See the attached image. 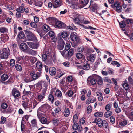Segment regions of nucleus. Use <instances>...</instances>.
<instances>
[{
  "label": "nucleus",
  "instance_id": "obj_55",
  "mask_svg": "<svg viewBox=\"0 0 133 133\" xmlns=\"http://www.w3.org/2000/svg\"><path fill=\"white\" fill-rule=\"evenodd\" d=\"M92 107L90 105H89L87 108V112L89 114L90 113L92 110Z\"/></svg>",
  "mask_w": 133,
  "mask_h": 133
},
{
  "label": "nucleus",
  "instance_id": "obj_15",
  "mask_svg": "<svg viewBox=\"0 0 133 133\" xmlns=\"http://www.w3.org/2000/svg\"><path fill=\"white\" fill-rule=\"evenodd\" d=\"M74 52V49L72 48H71L65 55V58H70L73 55Z\"/></svg>",
  "mask_w": 133,
  "mask_h": 133
},
{
  "label": "nucleus",
  "instance_id": "obj_60",
  "mask_svg": "<svg viewBox=\"0 0 133 133\" xmlns=\"http://www.w3.org/2000/svg\"><path fill=\"white\" fill-rule=\"evenodd\" d=\"M30 25L31 26L34 28H36L37 27V25L34 22H31L30 23Z\"/></svg>",
  "mask_w": 133,
  "mask_h": 133
},
{
  "label": "nucleus",
  "instance_id": "obj_2",
  "mask_svg": "<svg viewBox=\"0 0 133 133\" xmlns=\"http://www.w3.org/2000/svg\"><path fill=\"white\" fill-rule=\"evenodd\" d=\"M48 83L45 81H41L36 84V87L42 89V92L46 93L47 89Z\"/></svg>",
  "mask_w": 133,
  "mask_h": 133
},
{
  "label": "nucleus",
  "instance_id": "obj_41",
  "mask_svg": "<svg viewBox=\"0 0 133 133\" xmlns=\"http://www.w3.org/2000/svg\"><path fill=\"white\" fill-rule=\"evenodd\" d=\"M8 78V76L6 74H4L1 77V78L2 80L4 81L6 80Z\"/></svg>",
  "mask_w": 133,
  "mask_h": 133
},
{
  "label": "nucleus",
  "instance_id": "obj_43",
  "mask_svg": "<svg viewBox=\"0 0 133 133\" xmlns=\"http://www.w3.org/2000/svg\"><path fill=\"white\" fill-rule=\"evenodd\" d=\"M8 31V29L5 27H2L0 28V32L3 34L6 32Z\"/></svg>",
  "mask_w": 133,
  "mask_h": 133
},
{
  "label": "nucleus",
  "instance_id": "obj_4",
  "mask_svg": "<svg viewBox=\"0 0 133 133\" xmlns=\"http://www.w3.org/2000/svg\"><path fill=\"white\" fill-rule=\"evenodd\" d=\"M97 77L100 78V76L96 74L92 75L89 77L87 80V82H90L92 85H95L96 83V79H97Z\"/></svg>",
  "mask_w": 133,
  "mask_h": 133
},
{
  "label": "nucleus",
  "instance_id": "obj_42",
  "mask_svg": "<svg viewBox=\"0 0 133 133\" xmlns=\"http://www.w3.org/2000/svg\"><path fill=\"white\" fill-rule=\"evenodd\" d=\"M103 115V113L102 112H96L94 114V115L96 117H102Z\"/></svg>",
  "mask_w": 133,
  "mask_h": 133
},
{
  "label": "nucleus",
  "instance_id": "obj_10",
  "mask_svg": "<svg viewBox=\"0 0 133 133\" xmlns=\"http://www.w3.org/2000/svg\"><path fill=\"white\" fill-rule=\"evenodd\" d=\"M65 45V42L62 39L59 40L57 46V48L59 50H62L63 49Z\"/></svg>",
  "mask_w": 133,
  "mask_h": 133
},
{
  "label": "nucleus",
  "instance_id": "obj_1",
  "mask_svg": "<svg viewBox=\"0 0 133 133\" xmlns=\"http://www.w3.org/2000/svg\"><path fill=\"white\" fill-rule=\"evenodd\" d=\"M24 31L25 33L27 39L28 40L33 42L37 41V37L34 33L27 30H24Z\"/></svg>",
  "mask_w": 133,
  "mask_h": 133
},
{
  "label": "nucleus",
  "instance_id": "obj_13",
  "mask_svg": "<svg viewBox=\"0 0 133 133\" xmlns=\"http://www.w3.org/2000/svg\"><path fill=\"white\" fill-rule=\"evenodd\" d=\"M36 71L41 72L43 67V65L42 62L39 61H37L36 63Z\"/></svg>",
  "mask_w": 133,
  "mask_h": 133
},
{
  "label": "nucleus",
  "instance_id": "obj_5",
  "mask_svg": "<svg viewBox=\"0 0 133 133\" xmlns=\"http://www.w3.org/2000/svg\"><path fill=\"white\" fill-rule=\"evenodd\" d=\"M30 75L32 81L36 80L39 78L41 75V72L38 71H31L30 73Z\"/></svg>",
  "mask_w": 133,
  "mask_h": 133
},
{
  "label": "nucleus",
  "instance_id": "obj_31",
  "mask_svg": "<svg viewBox=\"0 0 133 133\" xmlns=\"http://www.w3.org/2000/svg\"><path fill=\"white\" fill-rule=\"evenodd\" d=\"M89 0H81V2L82 6L80 7L82 8L85 6L88 3Z\"/></svg>",
  "mask_w": 133,
  "mask_h": 133
},
{
  "label": "nucleus",
  "instance_id": "obj_24",
  "mask_svg": "<svg viewBox=\"0 0 133 133\" xmlns=\"http://www.w3.org/2000/svg\"><path fill=\"white\" fill-rule=\"evenodd\" d=\"M127 124V121L125 119L121 120L119 122V124L121 127H123L125 126Z\"/></svg>",
  "mask_w": 133,
  "mask_h": 133
},
{
  "label": "nucleus",
  "instance_id": "obj_35",
  "mask_svg": "<svg viewBox=\"0 0 133 133\" xmlns=\"http://www.w3.org/2000/svg\"><path fill=\"white\" fill-rule=\"evenodd\" d=\"M43 29L44 31L47 32L49 31L50 29V27L46 24H44L42 26Z\"/></svg>",
  "mask_w": 133,
  "mask_h": 133
},
{
  "label": "nucleus",
  "instance_id": "obj_40",
  "mask_svg": "<svg viewBox=\"0 0 133 133\" xmlns=\"http://www.w3.org/2000/svg\"><path fill=\"white\" fill-rule=\"evenodd\" d=\"M62 94L60 91L58 90H56L55 92V95L58 97H61L62 96Z\"/></svg>",
  "mask_w": 133,
  "mask_h": 133
},
{
  "label": "nucleus",
  "instance_id": "obj_58",
  "mask_svg": "<svg viewBox=\"0 0 133 133\" xmlns=\"http://www.w3.org/2000/svg\"><path fill=\"white\" fill-rule=\"evenodd\" d=\"M126 23L127 24H130L133 23V19H127L126 21Z\"/></svg>",
  "mask_w": 133,
  "mask_h": 133
},
{
  "label": "nucleus",
  "instance_id": "obj_12",
  "mask_svg": "<svg viewBox=\"0 0 133 133\" xmlns=\"http://www.w3.org/2000/svg\"><path fill=\"white\" fill-rule=\"evenodd\" d=\"M57 20L55 18L50 17L47 19V22L50 24L54 26Z\"/></svg>",
  "mask_w": 133,
  "mask_h": 133
},
{
  "label": "nucleus",
  "instance_id": "obj_29",
  "mask_svg": "<svg viewBox=\"0 0 133 133\" xmlns=\"http://www.w3.org/2000/svg\"><path fill=\"white\" fill-rule=\"evenodd\" d=\"M102 127L106 129H108L109 128L108 123L106 120H104L103 121L100 127L101 128Z\"/></svg>",
  "mask_w": 133,
  "mask_h": 133
},
{
  "label": "nucleus",
  "instance_id": "obj_27",
  "mask_svg": "<svg viewBox=\"0 0 133 133\" xmlns=\"http://www.w3.org/2000/svg\"><path fill=\"white\" fill-rule=\"evenodd\" d=\"M49 72L50 74L51 75H53L56 73V69L53 67H50L49 68Z\"/></svg>",
  "mask_w": 133,
  "mask_h": 133
},
{
  "label": "nucleus",
  "instance_id": "obj_37",
  "mask_svg": "<svg viewBox=\"0 0 133 133\" xmlns=\"http://www.w3.org/2000/svg\"><path fill=\"white\" fill-rule=\"evenodd\" d=\"M70 113L69 109L68 108H66L64 112V114L65 116L68 117Z\"/></svg>",
  "mask_w": 133,
  "mask_h": 133
},
{
  "label": "nucleus",
  "instance_id": "obj_16",
  "mask_svg": "<svg viewBox=\"0 0 133 133\" xmlns=\"http://www.w3.org/2000/svg\"><path fill=\"white\" fill-rule=\"evenodd\" d=\"M28 48L26 44L24 43H21L20 45V49L23 51H27Z\"/></svg>",
  "mask_w": 133,
  "mask_h": 133
},
{
  "label": "nucleus",
  "instance_id": "obj_33",
  "mask_svg": "<svg viewBox=\"0 0 133 133\" xmlns=\"http://www.w3.org/2000/svg\"><path fill=\"white\" fill-rule=\"evenodd\" d=\"M24 81L26 83L32 81V80L31 78V76L28 75L25 76L24 79Z\"/></svg>",
  "mask_w": 133,
  "mask_h": 133
},
{
  "label": "nucleus",
  "instance_id": "obj_6",
  "mask_svg": "<svg viewBox=\"0 0 133 133\" xmlns=\"http://www.w3.org/2000/svg\"><path fill=\"white\" fill-rule=\"evenodd\" d=\"M27 43L30 47L34 49H37L40 45L39 42H27Z\"/></svg>",
  "mask_w": 133,
  "mask_h": 133
},
{
  "label": "nucleus",
  "instance_id": "obj_8",
  "mask_svg": "<svg viewBox=\"0 0 133 133\" xmlns=\"http://www.w3.org/2000/svg\"><path fill=\"white\" fill-rule=\"evenodd\" d=\"M70 38L72 41L76 42V43L80 42V39L76 32L71 33L70 35Z\"/></svg>",
  "mask_w": 133,
  "mask_h": 133
},
{
  "label": "nucleus",
  "instance_id": "obj_49",
  "mask_svg": "<svg viewBox=\"0 0 133 133\" xmlns=\"http://www.w3.org/2000/svg\"><path fill=\"white\" fill-rule=\"evenodd\" d=\"M78 19L79 21V23H82L83 22V21L84 19V16L82 15H80L78 16Z\"/></svg>",
  "mask_w": 133,
  "mask_h": 133
},
{
  "label": "nucleus",
  "instance_id": "obj_21",
  "mask_svg": "<svg viewBox=\"0 0 133 133\" xmlns=\"http://www.w3.org/2000/svg\"><path fill=\"white\" fill-rule=\"evenodd\" d=\"M46 53L47 54H42V60L44 61H45L47 59L48 56L50 57L51 56V54L50 53L48 52V53H46Z\"/></svg>",
  "mask_w": 133,
  "mask_h": 133
},
{
  "label": "nucleus",
  "instance_id": "obj_22",
  "mask_svg": "<svg viewBox=\"0 0 133 133\" xmlns=\"http://www.w3.org/2000/svg\"><path fill=\"white\" fill-rule=\"evenodd\" d=\"M78 68L81 69H83L84 70H88L90 68L89 64H87L83 65H81L78 66Z\"/></svg>",
  "mask_w": 133,
  "mask_h": 133
},
{
  "label": "nucleus",
  "instance_id": "obj_26",
  "mask_svg": "<svg viewBox=\"0 0 133 133\" xmlns=\"http://www.w3.org/2000/svg\"><path fill=\"white\" fill-rule=\"evenodd\" d=\"M61 121L60 119L58 118H54L52 121L53 124L55 126L58 125L60 121Z\"/></svg>",
  "mask_w": 133,
  "mask_h": 133
},
{
  "label": "nucleus",
  "instance_id": "obj_62",
  "mask_svg": "<svg viewBox=\"0 0 133 133\" xmlns=\"http://www.w3.org/2000/svg\"><path fill=\"white\" fill-rule=\"evenodd\" d=\"M124 90L122 89H119L117 93L119 95H122L123 94L124 92Z\"/></svg>",
  "mask_w": 133,
  "mask_h": 133
},
{
  "label": "nucleus",
  "instance_id": "obj_14",
  "mask_svg": "<svg viewBox=\"0 0 133 133\" xmlns=\"http://www.w3.org/2000/svg\"><path fill=\"white\" fill-rule=\"evenodd\" d=\"M71 6L73 8L77 9L79 8H80L81 6H79V4L77 2L73 0H71Z\"/></svg>",
  "mask_w": 133,
  "mask_h": 133
},
{
  "label": "nucleus",
  "instance_id": "obj_45",
  "mask_svg": "<svg viewBox=\"0 0 133 133\" xmlns=\"http://www.w3.org/2000/svg\"><path fill=\"white\" fill-rule=\"evenodd\" d=\"M17 12H19L21 13H23L24 12V7L23 6H20L16 10Z\"/></svg>",
  "mask_w": 133,
  "mask_h": 133
},
{
  "label": "nucleus",
  "instance_id": "obj_51",
  "mask_svg": "<svg viewBox=\"0 0 133 133\" xmlns=\"http://www.w3.org/2000/svg\"><path fill=\"white\" fill-rule=\"evenodd\" d=\"M95 59V57L93 54L91 55L88 57V60L91 62L93 61Z\"/></svg>",
  "mask_w": 133,
  "mask_h": 133
},
{
  "label": "nucleus",
  "instance_id": "obj_59",
  "mask_svg": "<svg viewBox=\"0 0 133 133\" xmlns=\"http://www.w3.org/2000/svg\"><path fill=\"white\" fill-rule=\"evenodd\" d=\"M74 21L76 24H81V23H79V21L78 17H76L74 19Z\"/></svg>",
  "mask_w": 133,
  "mask_h": 133
},
{
  "label": "nucleus",
  "instance_id": "obj_44",
  "mask_svg": "<svg viewBox=\"0 0 133 133\" xmlns=\"http://www.w3.org/2000/svg\"><path fill=\"white\" fill-rule=\"evenodd\" d=\"M77 58L79 59H84V56L82 54L80 53H77L76 55Z\"/></svg>",
  "mask_w": 133,
  "mask_h": 133
},
{
  "label": "nucleus",
  "instance_id": "obj_25",
  "mask_svg": "<svg viewBox=\"0 0 133 133\" xmlns=\"http://www.w3.org/2000/svg\"><path fill=\"white\" fill-rule=\"evenodd\" d=\"M39 103V102L37 101L36 100H34L32 102V103L29 104V107L32 109H34L35 107Z\"/></svg>",
  "mask_w": 133,
  "mask_h": 133
},
{
  "label": "nucleus",
  "instance_id": "obj_19",
  "mask_svg": "<svg viewBox=\"0 0 133 133\" xmlns=\"http://www.w3.org/2000/svg\"><path fill=\"white\" fill-rule=\"evenodd\" d=\"M12 95L15 98L18 97L20 96V93L16 89H13L12 91Z\"/></svg>",
  "mask_w": 133,
  "mask_h": 133
},
{
  "label": "nucleus",
  "instance_id": "obj_61",
  "mask_svg": "<svg viewBox=\"0 0 133 133\" xmlns=\"http://www.w3.org/2000/svg\"><path fill=\"white\" fill-rule=\"evenodd\" d=\"M10 64L12 67H14L15 64V61L14 59H11L10 61Z\"/></svg>",
  "mask_w": 133,
  "mask_h": 133
},
{
  "label": "nucleus",
  "instance_id": "obj_9",
  "mask_svg": "<svg viewBox=\"0 0 133 133\" xmlns=\"http://www.w3.org/2000/svg\"><path fill=\"white\" fill-rule=\"evenodd\" d=\"M46 93L42 92L41 93H39L36 95V100L39 102H42L45 98Z\"/></svg>",
  "mask_w": 133,
  "mask_h": 133
},
{
  "label": "nucleus",
  "instance_id": "obj_46",
  "mask_svg": "<svg viewBox=\"0 0 133 133\" xmlns=\"http://www.w3.org/2000/svg\"><path fill=\"white\" fill-rule=\"evenodd\" d=\"M30 57L28 56H26L23 59V60H24V62H25L26 63H28V64H29Z\"/></svg>",
  "mask_w": 133,
  "mask_h": 133
},
{
  "label": "nucleus",
  "instance_id": "obj_39",
  "mask_svg": "<svg viewBox=\"0 0 133 133\" xmlns=\"http://www.w3.org/2000/svg\"><path fill=\"white\" fill-rule=\"evenodd\" d=\"M120 5L119 2H118L116 1L115 2L114 4H111V6L112 8H113L114 9L115 8H116L119 6Z\"/></svg>",
  "mask_w": 133,
  "mask_h": 133
},
{
  "label": "nucleus",
  "instance_id": "obj_11",
  "mask_svg": "<svg viewBox=\"0 0 133 133\" xmlns=\"http://www.w3.org/2000/svg\"><path fill=\"white\" fill-rule=\"evenodd\" d=\"M50 106L47 104H45L42 105L39 109V111L45 112L50 108Z\"/></svg>",
  "mask_w": 133,
  "mask_h": 133
},
{
  "label": "nucleus",
  "instance_id": "obj_57",
  "mask_svg": "<svg viewBox=\"0 0 133 133\" xmlns=\"http://www.w3.org/2000/svg\"><path fill=\"white\" fill-rule=\"evenodd\" d=\"M71 47L70 45V43H66L65 46V50L66 51L68 50Z\"/></svg>",
  "mask_w": 133,
  "mask_h": 133
},
{
  "label": "nucleus",
  "instance_id": "obj_20",
  "mask_svg": "<svg viewBox=\"0 0 133 133\" xmlns=\"http://www.w3.org/2000/svg\"><path fill=\"white\" fill-rule=\"evenodd\" d=\"M16 63L22 64L24 62V60L22 57L17 56L16 58Z\"/></svg>",
  "mask_w": 133,
  "mask_h": 133
},
{
  "label": "nucleus",
  "instance_id": "obj_36",
  "mask_svg": "<svg viewBox=\"0 0 133 133\" xmlns=\"http://www.w3.org/2000/svg\"><path fill=\"white\" fill-rule=\"evenodd\" d=\"M61 35L62 37L64 39H67L68 37V34L66 31H64L62 32Z\"/></svg>",
  "mask_w": 133,
  "mask_h": 133
},
{
  "label": "nucleus",
  "instance_id": "obj_32",
  "mask_svg": "<svg viewBox=\"0 0 133 133\" xmlns=\"http://www.w3.org/2000/svg\"><path fill=\"white\" fill-rule=\"evenodd\" d=\"M7 107L8 105L7 103L5 102L3 103L1 105V108H0L1 112L2 113V110H5Z\"/></svg>",
  "mask_w": 133,
  "mask_h": 133
},
{
  "label": "nucleus",
  "instance_id": "obj_64",
  "mask_svg": "<svg viewBox=\"0 0 133 133\" xmlns=\"http://www.w3.org/2000/svg\"><path fill=\"white\" fill-rule=\"evenodd\" d=\"M6 118L5 117L3 116H2L1 117V120L0 121V123L1 124H3L5 123L6 121Z\"/></svg>",
  "mask_w": 133,
  "mask_h": 133
},
{
  "label": "nucleus",
  "instance_id": "obj_7",
  "mask_svg": "<svg viewBox=\"0 0 133 133\" xmlns=\"http://www.w3.org/2000/svg\"><path fill=\"white\" fill-rule=\"evenodd\" d=\"M56 28H66V26L64 23L61 21H58L57 19L54 26Z\"/></svg>",
  "mask_w": 133,
  "mask_h": 133
},
{
  "label": "nucleus",
  "instance_id": "obj_17",
  "mask_svg": "<svg viewBox=\"0 0 133 133\" xmlns=\"http://www.w3.org/2000/svg\"><path fill=\"white\" fill-rule=\"evenodd\" d=\"M55 5L53 6L54 8H57L60 7L62 4V0H55L54 1Z\"/></svg>",
  "mask_w": 133,
  "mask_h": 133
},
{
  "label": "nucleus",
  "instance_id": "obj_47",
  "mask_svg": "<svg viewBox=\"0 0 133 133\" xmlns=\"http://www.w3.org/2000/svg\"><path fill=\"white\" fill-rule=\"evenodd\" d=\"M16 69L18 71H21L22 69V66L19 64H16L15 65Z\"/></svg>",
  "mask_w": 133,
  "mask_h": 133
},
{
  "label": "nucleus",
  "instance_id": "obj_53",
  "mask_svg": "<svg viewBox=\"0 0 133 133\" xmlns=\"http://www.w3.org/2000/svg\"><path fill=\"white\" fill-rule=\"evenodd\" d=\"M54 98L53 95L51 94H50L49 95L48 99L52 103L54 102Z\"/></svg>",
  "mask_w": 133,
  "mask_h": 133
},
{
  "label": "nucleus",
  "instance_id": "obj_38",
  "mask_svg": "<svg viewBox=\"0 0 133 133\" xmlns=\"http://www.w3.org/2000/svg\"><path fill=\"white\" fill-rule=\"evenodd\" d=\"M112 114V112L111 111H107L104 114V117L106 118H108Z\"/></svg>",
  "mask_w": 133,
  "mask_h": 133
},
{
  "label": "nucleus",
  "instance_id": "obj_3",
  "mask_svg": "<svg viewBox=\"0 0 133 133\" xmlns=\"http://www.w3.org/2000/svg\"><path fill=\"white\" fill-rule=\"evenodd\" d=\"M10 55V50L8 48H4L0 51V58L1 59H7Z\"/></svg>",
  "mask_w": 133,
  "mask_h": 133
},
{
  "label": "nucleus",
  "instance_id": "obj_54",
  "mask_svg": "<svg viewBox=\"0 0 133 133\" xmlns=\"http://www.w3.org/2000/svg\"><path fill=\"white\" fill-rule=\"evenodd\" d=\"M119 25L120 27L121 28H124L126 26V24L124 21L119 22Z\"/></svg>",
  "mask_w": 133,
  "mask_h": 133
},
{
  "label": "nucleus",
  "instance_id": "obj_18",
  "mask_svg": "<svg viewBox=\"0 0 133 133\" xmlns=\"http://www.w3.org/2000/svg\"><path fill=\"white\" fill-rule=\"evenodd\" d=\"M3 113H11L13 112V108L11 106H9L5 110H2Z\"/></svg>",
  "mask_w": 133,
  "mask_h": 133
},
{
  "label": "nucleus",
  "instance_id": "obj_34",
  "mask_svg": "<svg viewBox=\"0 0 133 133\" xmlns=\"http://www.w3.org/2000/svg\"><path fill=\"white\" fill-rule=\"evenodd\" d=\"M39 120L42 124H47L48 123L47 119L44 117H42Z\"/></svg>",
  "mask_w": 133,
  "mask_h": 133
},
{
  "label": "nucleus",
  "instance_id": "obj_30",
  "mask_svg": "<svg viewBox=\"0 0 133 133\" xmlns=\"http://www.w3.org/2000/svg\"><path fill=\"white\" fill-rule=\"evenodd\" d=\"M37 60V58L34 57H30L29 61V65H31L34 64Z\"/></svg>",
  "mask_w": 133,
  "mask_h": 133
},
{
  "label": "nucleus",
  "instance_id": "obj_23",
  "mask_svg": "<svg viewBox=\"0 0 133 133\" xmlns=\"http://www.w3.org/2000/svg\"><path fill=\"white\" fill-rule=\"evenodd\" d=\"M29 54L32 55H36L37 53V52L36 51H35L29 48L26 51Z\"/></svg>",
  "mask_w": 133,
  "mask_h": 133
},
{
  "label": "nucleus",
  "instance_id": "obj_28",
  "mask_svg": "<svg viewBox=\"0 0 133 133\" xmlns=\"http://www.w3.org/2000/svg\"><path fill=\"white\" fill-rule=\"evenodd\" d=\"M25 36V34L23 31H20L17 35V37L20 39H24Z\"/></svg>",
  "mask_w": 133,
  "mask_h": 133
},
{
  "label": "nucleus",
  "instance_id": "obj_50",
  "mask_svg": "<svg viewBox=\"0 0 133 133\" xmlns=\"http://www.w3.org/2000/svg\"><path fill=\"white\" fill-rule=\"evenodd\" d=\"M122 6L120 5L117 7L116 8L114 9L117 12L120 13L122 11Z\"/></svg>",
  "mask_w": 133,
  "mask_h": 133
},
{
  "label": "nucleus",
  "instance_id": "obj_63",
  "mask_svg": "<svg viewBox=\"0 0 133 133\" xmlns=\"http://www.w3.org/2000/svg\"><path fill=\"white\" fill-rule=\"evenodd\" d=\"M110 122L112 124L114 123L115 122V118L113 116H111L110 117Z\"/></svg>",
  "mask_w": 133,
  "mask_h": 133
},
{
  "label": "nucleus",
  "instance_id": "obj_48",
  "mask_svg": "<svg viewBox=\"0 0 133 133\" xmlns=\"http://www.w3.org/2000/svg\"><path fill=\"white\" fill-rule=\"evenodd\" d=\"M74 92L72 91L69 90L66 94V95H68L69 97H71L72 96Z\"/></svg>",
  "mask_w": 133,
  "mask_h": 133
},
{
  "label": "nucleus",
  "instance_id": "obj_56",
  "mask_svg": "<svg viewBox=\"0 0 133 133\" xmlns=\"http://www.w3.org/2000/svg\"><path fill=\"white\" fill-rule=\"evenodd\" d=\"M103 121L102 120L101 118H99L97 119V124H98L99 127H100L102 125V122H103Z\"/></svg>",
  "mask_w": 133,
  "mask_h": 133
},
{
  "label": "nucleus",
  "instance_id": "obj_52",
  "mask_svg": "<svg viewBox=\"0 0 133 133\" xmlns=\"http://www.w3.org/2000/svg\"><path fill=\"white\" fill-rule=\"evenodd\" d=\"M78 124L76 122H75L72 126V129L74 130H76L78 129L77 127H78Z\"/></svg>",
  "mask_w": 133,
  "mask_h": 133
}]
</instances>
